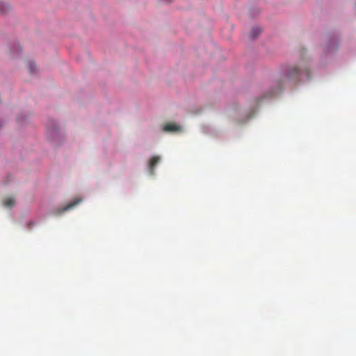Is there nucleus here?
<instances>
[{"label":"nucleus","instance_id":"f257e3e1","mask_svg":"<svg viewBox=\"0 0 356 356\" xmlns=\"http://www.w3.org/2000/svg\"><path fill=\"white\" fill-rule=\"evenodd\" d=\"M285 76L293 82L304 81L309 79V70L307 67L293 65L285 72Z\"/></svg>","mask_w":356,"mask_h":356},{"label":"nucleus","instance_id":"f03ea898","mask_svg":"<svg viewBox=\"0 0 356 356\" xmlns=\"http://www.w3.org/2000/svg\"><path fill=\"white\" fill-rule=\"evenodd\" d=\"M81 199L77 198V199H76V200L72 201V202H71L68 203V204H67V206H65V207H63V208H58V209H57V210L56 211V212H54V214H56V215H58V214H60V213H63V212H65V211H67V210L70 209H72V208H74V207L77 204H79V202H81Z\"/></svg>","mask_w":356,"mask_h":356},{"label":"nucleus","instance_id":"7ed1b4c3","mask_svg":"<svg viewBox=\"0 0 356 356\" xmlns=\"http://www.w3.org/2000/svg\"><path fill=\"white\" fill-rule=\"evenodd\" d=\"M159 161L160 157L159 156H154L151 158L150 161H149L148 168L150 175H154V166L159 163Z\"/></svg>","mask_w":356,"mask_h":356},{"label":"nucleus","instance_id":"20e7f679","mask_svg":"<svg viewBox=\"0 0 356 356\" xmlns=\"http://www.w3.org/2000/svg\"><path fill=\"white\" fill-rule=\"evenodd\" d=\"M163 131L165 132H175L180 131V128L175 124L169 123L164 126Z\"/></svg>","mask_w":356,"mask_h":356},{"label":"nucleus","instance_id":"39448f33","mask_svg":"<svg viewBox=\"0 0 356 356\" xmlns=\"http://www.w3.org/2000/svg\"><path fill=\"white\" fill-rule=\"evenodd\" d=\"M261 32V28L256 26L252 28L250 31V38H256Z\"/></svg>","mask_w":356,"mask_h":356},{"label":"nucleus","instance_id":"423d86ee","mask_svg":"<svg viewBox=\"0 0 356 356\" xmlns=\"http://www.w3.org/2000/svg\"><path fill=\"white\" fill-rule=\"evenodd\" d=\"M3 204H4V207H8V208L12 207L15 204V200H14L13 197H8L7 199H6L4 200V203H3Z\"/></svg>","mask_w":356,"mask_h":356},{"label":"nucleus","instance_id":"0eeeda50","mask_svg":"<svg viewBox=\"0 0 356 356\" xmlns=\"http://www.w3.org/2000/svg\"><path fill=\"white\" fill-rule=\"evenodd\" d=\"M8 10L9 7L8 5L3 2L0 3V15H5L8 13Z\"/></svg>","mask_w":356,"mask_h":356},{"label":"nucleus","instance_id":"6e6552de","mask_svg":"<svg viewBox=\"0 0 356 356\" xmlns=\"http://www.w3.org/2000/svg\"><path fill=\"white\" fill-rule=\"evenodd\" d=\"M27 67H29V70L30 73H33L35 70V63L33 62H29V65H27Z\"/></svg>","mask_w":356,"mask_h":356},{"label":"nucleus","instance_id":"1a4fd4ad","mask_svg":"<svg viewBox=\"0 0 356 356\" xmlns=\"http://www.w3.org/2000/svg\"><path fill=\"white\" fill-rule=\"evenodd\" d=\"M163 1H166L167 3H170V2H171V1H172V0H163Z\"/></svg>","mask_w":356,"mask_h":356}]
</instances>
